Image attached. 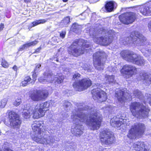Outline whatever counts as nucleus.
<instances>
[{"mask_svg":"<svg viewBox=\"0 0 151 151\" xmlns=\"http://www.w3.org/2000/svg\"><path fill=\"white\" fill-rule=\"evenodd\" d=\"M16 134V135H17V134Z\"/></svg>","mask_w":151,"mask_h":151,"instance_id":"obj_60","label":"nucleus"},{"mask_svg":"<svg viewBox=\"0 0 151 151\" xmlns=\"http://www.w3.org/2000/svg\"><path fill=\"white\" fill-rule=\"evenodd\" d=\"M139 9L140 12L144 15L148 16L151 15V7L150 6H141Z\"/></svg>","mask_w":151,"mask_h":151,"instance_id":"obj_21","label":"nucleus"},{"mask_svg":"<svg viewBox=\"0 0 151 151\" xmlns=\"http://www.w3.org/2000/svg\"><path fill=\"white\" fill-rule=\"evenodd\" d=\"M148 27L150 30L151 31V20L148 23Z\"/></svg>","mask_w":151,"mask_h":151,"instance_id":"obj_50","label":"nucleus"},{"mask_svg":"<svg viewBox=\"0 0 151 151\" xmlns=\"http://www.w3.org/2000/svg\"><path fill=\"white\" fill-rule=\"evenodd\" d=\"M70 22V18L69 17H65L61 21L60 24L64 27H67Z\"/></svg>","mask_w":151,"mask_h":151,"instance_id":"obj_29","label":"nucleus"},{"mask_svg":"<svg viewBox=\"0 0 151 151\" xmlns=\"http://www.w3.org/2000/svg\"><path fill=\"white\" fill-rule=\"evenodd\" d=\"M47 21V19H40L36 20L32 23V26L31 27H29L28 28L29 30H30V29L32 27H35L40 24L45 23Z\"/></svg>","mask_w":151,"mask_h":151,"instance_id":"obj_28","label":"nucleus"},{"mask_svg":"<svg viewBox=\"0 0 151 151\" xmlns=\"http://www.w3.org/2000/svg\"><path fill=\"white\" fill-rule=\"evenodd\" d=\"M126 119H123L114 116L112 118L110 121L111 125L114 127H118L122 126H125L127 125L126 123Z\"/></svg>","mask_w":151,"mask_h":151,"instance_id":"obj_18","label":"nucleus"},{"mask_svg":"<svg viewBox=\"0 0 151 151\" xmlns=\"http://www.w3.org/2000/svg\"><path fill=\"white\" fill-rule=\"evenodd\" d=\"M90 47V45L87 44L86 41L83 39L76 40L68 48V51L70 55L77 56L84 53L87 50L86 48Z\"/></svg>","mask_w":151,"mask_h":151,"instance_id":"obj_3","label":"nucleus"},{"mask_svg":"<svg viewBox=\"0 0 151 151\" xmlns=\"http://www.w3.org/2000/svg\"><path fill=\"white\" fill-rule=\"evenodd\" d=\"M21 103V101L20 99H17L14 102V105L16 106H18Z\"/></svg>","mask_w":151,"mask_h":151,"instance_id":"obj_36","label":"nucleus"},{"mask_svg":"<svg viewBox=\"0 0 151 151\" xmlns=\"http://www.w3.org/2000/svg\"><path fill=\"white\" fill-rule=\"evenodd\" d=\"M8 118L11 127L17 130L19 129L22 121L19 119L18 115L14 111H10L9 112Z\"/></svg>","mask_w":151,"mask_h":151,"instance_id":"obj_11","label":"nucleus"},{"mask_svg":"<svg viewBox=\"0 0 151 151\" xmlns=\"http://www.w3.org/2000/svg\"><path fill=\"white\" fill-rule=\"evenodd\" d=\"M104 109L105 111H110L111 110V108L109 106H108L106 108H104Z\"/></svg>","mask_w":151,"mask_h":151,"instance_id":"obj_49","label":"nucleus"},{"mask_svg":"<svg viewBox=\"0 0 151 151\" xmlns=\"http://www.w3.org/2000/svg\"><path fill=\"white\" fill-rule=\"evenodd\" d=\"M44 124L41 121H35L32 125L33 131V135L32 137L33 139L38 143L55 147L57 145L55 137L51 135L42 134Z\"/></svg>","mask_w":151,"mask_h":151,"instance_id":"obj_2","label":"nucleus"},{"mask_svg":"<svg viewBox=\"0 0 151 151\" xmlns=\"http://www.w3.org/2000/svg\"><path fill=\"white\" fill-rule=\"evenodd\" d=\"M105 79L107 83L109 84H114L116 82L114 76L113 75H106Z\"/></svg>","mask_w":151,"mask_h":151,"instance_id":"obj_26","label":"nucleus"},{"mask_svg":"<svg viewBox=\"0 0 151 151\" xmlns=\"http://www.w3.org/2000/svg\"><path fill=\"white\" fill-rule=\"evenodd\" d=\"M81 75L78 73H76L73 75V79L75 80L78 79L80 77Z\"/></svg>","mask_w":151,"mask_h":151,"instance_id":"obj_39","label":"nucleus"},{"mask_svg":"<svg viewBox=\"0 0 151 151\" xmlns=\"http://www.w3.org/2000/svg\"><path fill=\"white\" fill-rule=\"evenodd\" d=\"M0 151H2V149L1 147H0Z\"/></svg>","mask_w":151,"mask_h":151,"instance_id":"obj_59","label":"nucleus"},{"mask_svg":"<svg viewBox=\"0 0 151 151\" xmlns=\"http://www.w3.org/2000/svg\"><path fill=\"white\" fill-rule=\"evenodd\" d=\"M84 69L85 70H87L88 72H91V70L90 68L86 64H85L82 66Z\"/></svg>","mask_w":151,"mask_h":151,"instance_id":"obj_37","label":"nucleus"},{"mask_svg":"<svg viewBox=\"0 0 151 151\" xmlns=\"http://www.w3.org/2000/svg\"><path fill=\"white\" fill-rule=\"evenodd\" d=\"M38 42L37 41L35 40L31 42L26 43L21 47L19 49V51H22L25 48H27L31 46H35L38 43Z\"/></svg>","mask_w":151,"mask_h":151,"instance_id":"obj_25","label":"nucleus"},{"mask_svg":"<svg viewBox=\"0 0 151 151\" xmlns=\"http://www.w3.org/2000/svg\"><path fill=\"white\" fill-rule=\"evenodd\" d=\"M44 78L46 79V81L49 83H52L53 81L55 76L50 71L45 72L44 73Z\"/></svg>","mask_w":151,"mask_h":151,"instance_id":"obj_23","label":"nucleus"},{"mask_svg":"<svg viewBox=\"0 0 151 151\" xmlns=\"http://www.w3.org/2000/svg\"><path fill=\"white\" fill-rule=\"evenodd\" d=\"M48 92L46 90H37L30 96L31 99L35 101H40L45 99L48 96Z\"/></svg>","mask_w":151,"mask_h":151,"instance_id":"obj_12","label":"nucleus"},{"mask_svg":"<svg viewBox=\"0 0 151 151\" xmlns=\"http://www.w3.org/2000/svg\"><path fill=\"white\" fill-rule=\"evenodd\" d=\"M28 82H27V81H25L24 80L20 84V86H25L27 85H28Z\"/></svg>","mask_w":151,"mask_h":151,"instance_id":"obj_44","label":"nucleus"},{"mask_svg":"<svg viewBox=\"0 0 151 151\" xmlns=\"http://www.w3.org/2000/svg\"><path fill=\"white\" fill-rule=\"evenodd\" d=\"M24 1L25 2L28 3L30 2V0H24Z\"/></svg>","mask_w":151,"mask_h":151,"instance_id":"obj_55","label":"nucleus"},{"mask_svg":"<svg viewBox=\"0 0 151 151\" xmlns=\"http://www.w3.org/2000/svg\"><path fill=\"white\" fill-rule=\"evenodd\" d=\"M4 28V25H0V31H1Z\"/></svg>","mask_w":151,"mask_h":151,"instance_id":"obj_54","label":"nucleus"},{"mask_svg":"<svg viewBox=\"0 0 151 151\" xmlns=\"http://www.w3.org/2000/svg\"><path fill=\"white\" fill-rule=\"evenodd\" d=\"M145 126L143 123H137L132 126L127 135L130 139H133L140 137L145 130Z\"/></svg>","mask_w":151,"mask_h":151,"instance_id":"obj_8","label":"nucleus"},{"mask_svg":"<svg viewBox=\"0 0 151 151\" xmlns=\"http://www.w3.org/2000/svg\"><path fill=\"white\" fill-rule=\"evenodd\" d=\"M115 96L118 101L121 102H124L127 99H130L132 96L128 93L119 89L116 91Z\"/></svg>","mask_w":151,"mask_h":151,"instance_id":"obj_17","label":"nucleus"},{"mask_svg":"<svg viewBox=\"0 0 151 151\" xmlns=\"http://www.w3.org/2000/svg\"><path fill=\"white\" fill-rule=\"evenodd\" d=\"M101 141L103 145H107L112 143L114 139L112 132L104 130L100 134Z\"/></svg>","mask_w":151,"mask_h":151,"instance_id":"obj_15","label":"nucleus"},{"mask_svg":"<svg viewBox=\"0 0 151 151\" xmlns=\"http://www.w3.org/2000/svg\"><path fill=\"white\" fill-rule=\"evenodd\" d=\"M144 55L146 57L149 56L151 55V50H146L145 52Z\"/></svg>","mask_w":151,"mask_h":151,"instance_id":"obj_40","label":"nucleus"},{"mask_svg":"<svg viewBox=\"0 0 151 151\" xmlns=\"http://www.w3.org/2000/svg\"><path fill=\"white\" fill-rule=\"evenodd\" d=\"M133 147L137 151H147L143 142H137L133 144Z\"/></svg>","mask_w":151,"mask_h":151,"instance_id":"obj_22","label":"nucleus"},{"mask_svg":"<svg viewBox=\"0 0 151 151\" xmlns=\"http://www.w3.org/2000/svg\"><path fill=\"white\" fill-rule=\"evenodd\" d=\"M46 80V78H43L42 77H40L38 79L39 81L42 83H44L45 82H47Z\"/></svg>","mask_w":151,"mask_h":151,"instance_id":"obj_43","label":"nucleus"},{"mask_svg":"<svg viewBox=\"0 0 151 151\" xmlns=\"http://www.w3.org/2000/svg\"><path fill=\"white\" fill-rule=\"evenodd\" d=\"M99 0H94V2H96L99 1Z\"/></svg>","mask_w":151,"mask_h":151,"instance_id":"obj_57","label":"nucleus"},{"mask_svg":"<svg viewBox=\"0 0 151 151\" xmlns=\"http://www.w3.org/2000/svg\"><path fill=\"white\" fill-rule=\"evenodd\" d=\"M137 71V69L135 66L129 65H124L121 70L122 72L130 76L136 74Z\"/></svg>","mask_w":151,"mask_h":151,"instance_id":"obj_19","label":"nucleus"},{"mask_svg":"<svg viewBox=\"0 0 151 151\" xmlns=\"http://www.w3.org/2000/svg\"><path fill=\"white\" fill-rule=\"evenodd\" d=\"M7 98H5L2 99L1 101V106L2 108H4L7 102Z\"/></svg>","mask_w":151,"mask_h":151,"instance_id":"obj_34","label":"nucleus"},{"mask_svg":"<svg viewBox=\"0 0 151 151\" xmlns=\"http://www.w3.org/2000/svg\"><path fill=\"white\" fill-rule=\"evenodd\" d=\"M63 77L61 75L55 76L53 81H55L56 84H60L63 82Z\"/></svg>","mask_w":151,"mask_h":151,"instance_id":"obj_31","label":"nucleus"},{"mask_svg":"<svg viewBox=\"0 0 151 151\" xmlns=\"http://www.w3.org/2000/svg\"><path fill=\"white\" fill-rule=\"evenodd\" d=\"M108 70L111 72H115L116 71V68L115 67H112L109 66L108 68Z\"/></svg>","mask_w":151,"mask_h":151,"instance_id":"obj_41","label":"nucleus"},{"mask_svg":"<svg viewBox=\"0 0 151 151\" xmlns=\"http://www.w3.org/2000/svg\"><path fill=\"white\" fill-rule=\"evenodd\" d=\"M63 1L64 2H66L68 1V0H63Z\"/></svg>","mask_w":151,"mask_h":151,"instance_id":"obj_58","label":"nucleus"},{"mask_svg":"<svg viewBox=\"0 0 151 151\" xmlns=\"http://www.w3.org/2000/svg\"><path fill=\"white\" fill-rule=\"evenodd\" d=\"M130 110L132 115L139 119L147 118L150 109L139 102H134L130 106Z\"/></svg>","mask_w":151,"mask_h":151,"instance_id":"obj_6","label":"nucleus"},{"mask_svg":"<svg viewBox=\"0 0 151 151\" xmlns=\"http://www.w3.org/2000/svg\"><path fill=\"white\" fill-rule=\"evenodd\" d=\"M93 97L94 100H98L100 102H103L107 99V96L105 92L97 88L92 91Z\"/></svg>","mask_w":151,"mask_h":151,"instance_id":"obj_16","label":"nucleus"},{"mask_svg":"<svg viewBox=\"0 0 151 151\" xmlns=\"http://www.w3.org/2000/svg\"><path fill=\"white\" fill-rule=\"evenodd\" d=\"M13 69H14L15 71H17V66L15 65L14 66V67H13Z\"/></svg>","mask_w":151,"mask_h":151,"instance_id":"obj_52","label":"nucleus"},{"mask_svg":"<svg viewBox=\"0 0 151 151\" xmlns=\"http://www.w3.org/2000/svg\"><path fill=\"white\" fill-rule=\"evenodd\" d=\"M81 28L82 26L81 25H79L76 23L73 24L71 28L72 30L74 32L77 33L80 32Z\"/></svg>","mask_w":151,"mask_h":151,"instance_id":"obj_27","label":"nucleus"},{"mask_svg":"<svg viewBox=\"0 0 151 151\" xmlns=\"http://www.w3.org/2000/svg\"><path fill=\"white\" fill-rule=\"evenodd\" d=\"M101 35H105L104 37H101L99 38H96V37L97 35L99 34H96L95 31L93 33L92 31H90L89 35L90 36H92L95 42L97 44H101L103 45H108L111 42L113 38L116 36L117 34L112 30H109L106 33L105 31H103L101 33Z\"/></svg>","mask_w":151,"mask_h":151,"instance_id":"obj_4","label":"nucleus"},{"mask_svg":"<svg viewBox=\"0 0 151 151\" xmlns=\"http://www.w3.org/2000/svg\"><path fill=\"white\" fill-rule=\"evenodd\" d=\"M41 66V65L39 64L37 65L34 70L35 71H37L40 70V68Z\"/></svg>","mask_w":151,"mask_h":151,"instance_id":"obj_45","label":"nucleus"},{"mask_svg":"<svg viewBox=\"0 0 151 151\" xmlns=\"http://www.w3.org/2000/svg\"><path fill=\"white\" fill-rule=\"evenodd\" d=\"M116 4V3L113 1H111L107 3L105 6L106 10L107 12H109L112 11L113 10Z\"/></svg>","mask_w":151,"mask_h":151,"instance_id":"obj_24","label":"nucleus"},{"mask_svg":"<svg viewBox=\"0 0 151 151\" xmlns=\"http://www.w3.org/2000/svg\"><path fill=\"white\" fill-rule=\"evenodd\" d=\"M91 85V81L89 79L85 78L74 82L73 86L76 90L81 91L87 89Z\"/></svg>","mask_w":151,"mask_h":151,"instance_id":"obj_14","label":"nucleus"},{"mask_svg":"<svg viewBox=\"0 0 151 151\" xmlns=\"http://www.w3.org/2000/svg\"><path fill=\"white\" fill-rule=\"evenodd\" d=\"M70 105V103L68 101H66L64 104V106H65L66 108L69 107Z\"/></svg>","mask_w":151,"mask_h":151,"instance_id":"obj_47","label":"nucleus"},{"mask_svg":"<svg viewBox=\"0 0 151 151\" xmlns=\"http://www.w3.org/2000/svg\"><path fill=\"white\" fill-rule=\"evenodd\" d=\"M10 146V144L6 142L4 143V144L3 145L2 147L4 148V150H7L8 149H10L9 147Z\"/></svg>","mask_w":151,"mask_h":151,"instance_id":"obj_35","label":"nucleus"},{"mask_svg":"<svg viewBox=\"0 0 151 151\" xmlns=\"http://www.w3.org/2000/svg\"><path fill=\"white\" fill-rule=\"evenodd\" d=\"M41 48L40 47H39L35 51V53H37V52H39V51L41 49Z\"/></svg>","mask_w":151,"mask_h":151,"instance_id":"obj_51","label":"nucleus"},{"mask_svg":"<svg viewBox=\"0 0 151 151\" xmlns=\"http://www.w3.org/2000/svg\"><path fill=\"white\" fill-rule=\"evenodd\" d=\"M33 108L30 107L27 111V112H24L23 114V116L25 119L29 118L30 114H32V111L33 110Z\"/></svg>","mask_w":151,"mask_h":151,"instance_id":"obj_30","label":"nucleus"},{"mask_svg":"<svg viewBox=\"0 0 151 151\" xmlns=\"http://www.w3.org/2000/svg\"><path fill=\"white\" fill-rule=\"evenodd\" d=\"M38 75V73L37 71H35L34 70V72L32 74V77L33 78V80L35 82L36 80V78L37 77Z\"/></svg>","mask_w":151,"mask_h":151,"instance_id":"obj_42","label":"nucleus"},{"mask_svg":"<svg viewBox=\"0 0 151 151\" xmlns=\"http://www.w3.org/2000/svg\"><path fill=\"white\" fill-rule=\"evenodd\" d=\"M86 108L82 105L80 106L77 111L73 112L71 116L73 123L75 124L72 132L76 136H80L83 133V127L80 124L81 123H86L93 130L98 129L101 125L102 118L98 115L96 110L93 108L88 110V111L90 113L88 119V114L84 111L86 110Z\"/></svg>","mask_w":151,"mask_h":151,"instance_id":"obj_1","label":"nucleus"},{"mask_svg":"<svg viewBox=\"0 0 151 151\" xmlns=\"http://www.w3.org/2000/svg\"><path fill=\"white\" fill-rule=\"evenodd\" d=\"M120 54L122 57L126 60L139 66H144L146 61L142 56L132 51H122Z\"/></svg>","mask_w":151,"mask_h":151,"instance_id":"obj_7","label":"nucleus"},{"mask_svg":"<svg viewBox=\"0 0 151 151\" xmlns=\"http://www.w3.org/2000/svg\"><path fill=\"white\" fill-rule=\"evenodd\" d=\"M1 65L4 68H7L8 67V64L6 61L5 60H2L1 63Z\"/></svg>","mask_w":151,"mask_h":151,"instance_id":"obj_38","label":"nucleus"},{"mask_svg":"<svg viewBox=\"0 0 151 151\" xmlns=\"http://www.w3.org/2000/svg\"><path fill=\"white\" fill-rule=\"evenodd\" d=\"M66 34V32H62L61 33H60V37H61L62 38H64Z\"/></svg>","mask_w":151,"mask_h":151,"instance_id":"obj_46","label":"nucleus"},{"mask_svg":"<svg viewBox=\"0 0 151 151\" xmlns=\"http://www.w3.org/2000/svg\"><path fill=\"white\" fill-rule=\"evenodd\" d=\"M139 75L146 85L151 83V74L150 73L142 71L140 73Z\"/></svg>","mask_w":151,"mask_h":151,"instance_id":"obj_20","label":"nucleus"},{"mask_svg":"<svg viewBox=\"0 0 151 151\" xmlns=\"http://www.w3.org/2000/svg\"><path fill=\"white\" fill-rule=\"evenodd\" d=\"M50 106V103L47 102L37 104L33 109L32 111L33 118L38 119L43 116L47 110L46 109L49 108Z\"/></svg>","mask_w":151,"mask_h":151,"instance_id":"obj_9","label":"nucleus"},{"mask_svg":"<svg viewBox=\"0 0 151 151\" xmlns=\"http://www.w3.org/2000/svg\"><path fill=\"white\" fill-rule=\"evenodd\" d=\"M94 66L98 70H102L106 57L105 53L103 52H97L93 55Z\"/></svg>","mask_w":151,"mask_h":151,"instance_id":"obj_10","label":"nucleus"},{"mask_svg":"<svg viewBox=\"0 0 151 151\" xmlns=\"http://www.w3.org/2000/svg\"><path fill=\"white\" fill-rule=\"evenodd\" d=\"M133 94L135 96L141 99L142 98V94L141 92L138 90H136L134 91L133 92Z\"/></svg>","mask_w":151,"mask_h":151,"instance_id":"obj_32","label":"nucleus"},{"mask_svg":"<svg viewBox=\"0 0 151 151\" xmlns=\"http://www.w3.org/2000/svg\"><path fill=\"white\" fill-rule=\"evenodd\" d=\"M146 41L145 37L138 32H132L129 36L124 38L122 41L124 45L129 44L132 46H143Z\"/></svg>","mask_w":151,"mask_h":151,"instance_id":"obj_5","label":"nucleus"},{"mask_svg":"<svg viewBox=\"0 0 151 151\" xmlns=\"http://www.w3.org/2000/svg\"><path fill=\"white\" fill-rule=\"evenodd\" d=\"M103 29V30L102 31H101V32H100V31H99V33H101L103 31H105V32H106V33H107L109 31H107V30H106L105 29Z\"/></svg>","mask_w":151,"mask_h":151,"instance_id":"obj_53","label":"nucleus"},{"mask_svg":"<svg viewBox=\"0 0 151 151\" xmlns=\"http://www.w3.org/2000/svg\"><path fill=\"white\" fill-rule=\"evenodd\" d=\"M4 151H13L11 149H8L7 150H4Z\"/></svg>","mask_w":151,"mask_h":151,"instance_id":"obj_56","label":"nucleus"},{"mask_svg":"<svg viewBox=\"0 0 151 151\" xmlns=\"http://www.w3.org/2000/svg\"><path fill=\"white\" fill-rule=\"evenodd\" d=\"M121 22L125 24L132 23L136 19V14L132 12H128L123 13L119 16Z\"/></svg>","mask_w":151,"mask_h":151,"instance_id":"obj_13","label":"nucleus"},{"mask_svg":"<svg viewBox=\"0 0 151 151\" xmlns=\"http://www.w3.org/2000/svg\"><path fill=\"white\" fill-rule=\"evenodd\" d=\"M145 99L147 100L146 102H148L151 106V95L150 94H146L145 97Z\"/></svg>","mask_w":151,"mask_h":151,"instance_id":"obj_33","label":"nucleus"},{"mask_svg":"<svg viewBox=\"0 0 151 151\" xmlns=\"http://www.w3.org/2000/svg\"><path fill=\"white\" fill-rule=\"evenodd\" d=\"M31 80V78L29 76H27L25 77L24 79V80L27 81V82H28L30 81Z\"/></svg>","mask_w":151,"mask_h":151,"instance_id":"obj_48","label":"nucleus"}]
</instances>
